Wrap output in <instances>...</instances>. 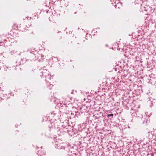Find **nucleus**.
<instances>
[{"label": "nucleus", "mask_w": 156, "mask_h": 156, "mask_svg": "<svg viewBox=\"0 0 156 156\" xmlns=\"http://www.w3.org/2000/svg\"><path fill=\"white\" fill-rule=\"evenodd\" d=\"M113 115L112 114H110L109 115H108V116H113Z\"/></svg>", "instance_id": "1"}]
</instances>
